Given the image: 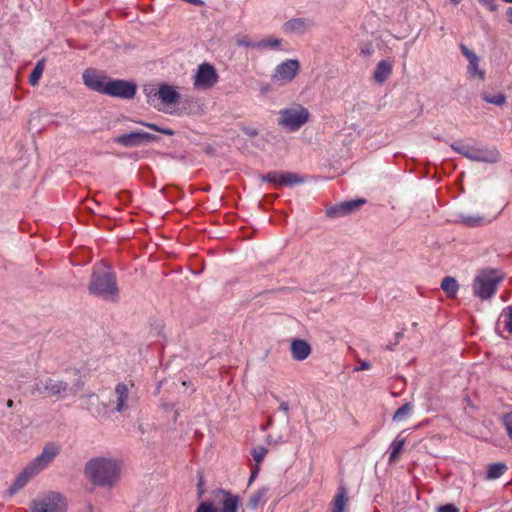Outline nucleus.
I'll use <instances>...</instances> for the list:
<instances>
[{"label":"nucleus","instance_id":"f257e3e1","mask_svg":"<svg viewBox=\"0 0 512 512\" xmlns=\"http://www.w3.org/2000/svg\"><path fill=\"white\" fill-rule=\"evenodd\" d=\"M121 464L114 458L95 457L90 459L84 469L88 480L103 488H112L119 480Z\"/></svg>","mask_w":512,"mask_h":512},{"label":"nucleus","instance_id":"f03ea898","mask_svg":"<svg viewBox=\"0 0 512 512\" xmlns=\"http://www.w3.org/2000/svg\"><path fill=\"white\" fill-rule=\"evenodd\" d=\"M61 446L55 442H48L44 445L41 453L30 461L23 471L17 476L14 483L9 488V494L12 495L22 489L30 479L44 470L60 453Z\"/></svg>","mask_w":512,"mask_h":512},{"label":"nucleus","instance_id":"7ed1b4c3","mask_svg":"<svg viewBox=\"0 0 512 512\" xmlns=\"http://www.w3.org/2000/svg\"><path fill=\"white\" fill-rule=\"evenodd\" d=\"M88 290L93 295H97L105 299H115L118 294L115 276L106 264L101 263L94 270Z\"/></svg>","mask_w":512,"mask_h":512},{"label":"nucleus","instance_id":"20e7f679","mask_svg":"<svg viewBox=\"0 0 512 512\" xmlns=\"http://www.w3.org/2000/svg\"><path fill=\"white\" fill-rule=\"evenodd\" d=\"M240 505L239 496L219 489L213 493L212 501L200 503L195 512H237Z\"/></svg>","mask_w":512,"mask_h":512},{"label":"nucleus","instance_id":"39448f33","mask_svg":"<svg viewBox=\"0 0 512 512\" xmlns=\"http://www.w3.org/2000/svg\"><path fill=\"white\" fill-rule=\"evenodd\" d=\"M452 149L471 161L495 163L500 154L495 147L471 146L467 144H452Z\"/></svg>","mask_w":512,"mask_h":512},{"label":"nucleus","instance_id":"423d86ee","mask_svg":"<svg viewBox=\"0 0 512 512\" xmlns=\"http://www.w3.org/2000/svg\"><path fill=\"white\" fill-rule=\"evenodd\" d=\"M310 118V113L306 107L294 103L280 111L279 125L289 131H296L305 125Z\"/></svg>","mask_w":512,"mask_h":512},{"label":"nucleus","instance_id":"0eeeda50","mask_svg":"<svg viewBox=\"0 0 512 512\" xmlns=\"http://www.w3.org/2000/svg\"><path fill=\"white\" fill-rule=\"evenodd\" d=\"M501 277L493 270L481 271L472 284L473 293L482 300L491 298L495 292Z\"/></svg>","mask_w":512,"mask_h":512},{"label":"nucleus","instance_id":"6e6552de","mask_svg":"<svg viewBox=\"0 0 512 512\" xmlns=\"http://www.w3.org/2000/svg\"><path fill=\"white\" fill-rule=\"evenodd\" d=\"M69 391L68 384L58 378L54 377H38L35 379L33 394L46 393L49 396H56L63 398Z\"/></svg>","mask_w":512,"mask_h":512},{"label":"nucleus","instance_id":"1a4fd4ad","mask_svg":"<svg viewBox=\"0 0 512 512\" xmlns=\"http://www.w3.org/2000/svg\"><path fill=\"white\" fill-rule=\"evenodd\" d=\"M299 71L300 62L297 59H287L276 66L271 78L274 83L284 85L292 82Z\"/></svg>","mask_w":512,"mask_h":512},{"label":"nucleus","instance_id":"9d476101","mask_svg":"<svg viewBox=\"0 0 512 512\" xmlns=\"http://www.w3.org/2000/svg\"><path fill=\"white\" fill-rule=\"evenodd\" d=\"M219 80V75L209 63H202L198 66L194 75V87L197 90H209L213 88Z\"/></svg>","mask_w":512,"mask_h":512},{"label":"nucleus","instance_id":"9b49d317","mask_svg":"<svg viewBox=\"0 0 512 512\" xmlns=\"http://www.w3.org/2000/svg\"><path fill=\"white\" fill-rule=\"evenodd\" d=\"M66 504L58 493H49L32 502L31 512H66Z\"/></svg>","mask_w":512,"mask_h":512},{"label":"nucleus","instance_id":"f8f14e48","mask_svg":"<svg viewBox=\"0 0 512 512\" xmlns=\"http://www.w3.org/2000/svg\"><path fill=\"white\" fill-rule=\"evenodd\" d=\"M134 384L118 383L114 389V398L110 400L109 405L114 406V410L118 413L125 412L133 403V396L131 390Z\"/></svg>","mask_w":512,"mask_h":512},{"label":"nucleus","instance_id":"ddd939ff","mask_svg":"<svg viewBox=\"0 0 512 512\" xmlns=\"http://www.w3.org/2000/svg\"><path fill=\"white\" fill-rule=\"evenodd\" d=\"M105 94L111 97L132 99L136 94V85L125 80L109 78Z\"/></svg>","mask_w":512,"mask_h":512},{"label":"nucleus","instance_id":"4468645a","mask_svg":"<svg viewBox=\"0 0 512 512\" xmlns=\"http://www.w3.org/2000/svg\"><path fill=\"white\" fill-rule=\"evenodd\" d=\"M158 138L147 132H131L128 134H123L114 138V142L123 146V147H137L143 143L156 141Z\"/></svg>","mask_w":512,"mask_h":512},{"label":"nucleus","instance_id":"2eb2a0df","mask_svg":"<svg viewBox=\"0 0 512 512\" xmlns=\"http://www.w3.org/2000/svg\"><path fill=\"white\" fill-rule=\"evenodd\" d=\"M365 200L357 199L352 201L342 202L338 205L332 206L326 210V214L331 218H338L349 215L356 210H358L363 204Z\"/></svg>","mask_w":512,"mask_h":512},{"label":"nucleus","instance_id":"dca6fc26","mask_svg":"<svg viewBox=\"0 0 512 512\" xmlns=\"http://www.w3.org/2000/svg\"><path fill=\"white\" fill-rule=\"evenodd\" d=\"M460 49L468 60L467 70L469 75L473 78L479 79L480 81H484L485 71L479 66V57L464 44L460 45Z\"/></svg>","mask_w":512,"mask_h":512},{"label":"nucleus","instance_id":"f3484780","mask_svg":"<svg viewBox=\"0 0 512 512\" xmlns=\"http://www.w3.org/2000/svg\"><path fill=\"white\" fill-rule=\"evenodd\" d=\"M84 84L92 90L105 94L109 77L98 74L94 70H86L83 73Z\"/></svg>","mask_w":512,"mask_h":512},{"label":"nucleus","instance_id":"a211bd4d","mask_svg":"<svg viewBox=\"0 0 512 512\" xmlns=\"http://www.w3.org/2000/svg\"><path fill=\"white\" fill-rule=\"evenodd\" d=\"M290 350L292 358L296 361H303L311 354L310 344L302 339H294L291 341Z\"/></svg>","mask_w":512,"mask_h":512},{"label":"nucleus","instance_id":"6ab92c4d","mask_svg":"<svg viewBox=\"0 0 512 512\" xmlns=\"http://www.w3.org/2000/svg\"><path fill=\"white\" fill-rule=\"evenodd\" d=\"M392 70V59L381 60L374 70L373 78L377 83H383L390 77V75L392 74Z\"/></svg>","mask_w":512,"mask_h":512},{"label":"nucleus","instance_id":"aec40b11","mask_svg":"<svg viewBox=\"0 0 512 512\" xmlns=\"http://www.w3.org/2000/svg\"><path fill=\"white\" fill-rule=\"evenodd\" d=\"M312 26V23L303 18H294L284 24L285 31L289 33L304 34Z\"/></svg>","mask_w":512,"mask_h":512},{"label":"nucleus","instance_id":"412c9836","mask_svg":"<svg viewBox=\"0 0 512 512\" xmlns=\"http://www.w3.org/2000/svg\"><path fill=\"white\" fill-rule=\"evenodd\" d=\"M158 96L167 105L174 104L179 99V93L170 85H161L158 90Z\"/></svg>","mask_w":512,"mask_h":512},{"label":"nucleus","instance_id":"4be33fe9","mask_svg":"<svg viewBox=\"0 0 512 512\" xmlns=\"http://www.w3.org/2000/svg\"><path fill=\"white\" fill-rule=\"evenodd\" d=\"M459 217L460 223L468 227H479L492 221V219H488L483 215L461 214Z\"/></svg>","mask_w":512,"mask_h":512},{"label":"nucleus","instance_id":"5701e85b","mask_svg":"<svg viewBox=\"0 0 512 512\" xmlns=\"http://www.w3.org/2000/svg\"><path fill=\"white\" fill-rule=\"evenodd\" d=\"M348 500L349 498L347 496L346 488L344 486H340L338 493L333 500L332 512H344L348 504Z\"/></svg>","mask_w":512,"mask_h":512},{"label":"nucleus","instance_id":"b1692460","mask_svg":"<svg viewBox=\"0 0 512 512\" xmlns=\"http://www.w3.org/2000/svg\"><path fill=\"white\" fill-rule=\"evenodd\" d=\"M441 289L448 297L454 298L458 292L459 285L455 278L447 276L442 280Z\"/></svg>","mask_w":512,"mask_h":512},{"label":"nucleus","instance_id":"393cba45","mask_svg":"<svg viewBox=\"0 0 512 512\" xmlns=\"http://www.w3.org/2000/svg\"><path fill=\"white\" fill-rule=\"evenodd\" d=\"M481 98L488 104L502 107L506 104V96L502 92L490 94L487 91L481 93Z\"/></svg>","mask_w":512,"mask_h":512},{"label":"nucleus","instance_id":"a878e982","mask_svg":"<svg viewBox=\"0 0 512 512\" xmlns=\"http://www.w3.org/2000/svg\"><path fill=\"white\" fill-rule=\"evenodd\" d=\"M405 445V438H402L400 435H398L395 440L391 443L390 449V462H396L398 460V457L400 453L403 450V447Z\"/></svg>","mask_w":512,"mask_h":512},{"label":"nucleus","instance_id":"bb28decb","mask_svg":"<svg viewBox=\"0 0 512 512\" xmlns=\"http://www.w3.org/2000/svg\"><path fill=\"white\" fill-rule=\"evenodd\" d=\"M507 469L504 463H494L488 466L486 478L489 480H494L503 475L505 470Z\"/></svg>","mask_w":512,"mask_h":512},{"label":"nucleus","instance_id":"cd10ccee","mask_svg":"<svg viewBox=\"0 0 512 512\" xmlns=\"http://www.w3.org/2000/svg\"><path fill=\"white\" fill-rule=\"evenodd\" d=\"M267 492L268 489L265 487L257 490L253 495H251L248 506L252 509H255L260 504H263L265 502Z\"/></svg>","mask_w":512,"mask_h":512},{"label":"nucleus","instance_id":"c85d7f7f","mask_svg":"<svg viewBox=\"0 0 512 512\" xmlns=\"http://www.w3.org/2000/svg\"><path fill=\"white\" fill-rule=\"evenodd\" d=\"M44 68H45V60L42 59V60L38 61V63L36 64L32 73L29 76V83L31 86L38 85V82L43 74Z\"/></svg>","mask_w":512,"mask_h":512},{"label":"nucleus","instance_id":"c756f323","mask_svg":"<svg viewBox=\"0 0 512 512\" xmlns=\"http://www.w3.org/2000/svg\"><path fill=\"white\" fill-rule=\"evenodd\" d=\"M412 409L413 405L411 403L404 404L395 412L393 416V421L400 422L405 420L410 415Z\"/></svg>","mask_w":512,"mask_h":512},{"label":"nucleus","instance_id":"7c9ffc66","mask_svg":"<svg viewBox=\"0 0 512 512\" xmlns=\"http://www.w3.org/2000/svg\"><path fill=\"white\" fill-rule=\"evenodd\" d=\"M303 182V179L295 173L291 172H283V184L285 186H292L295 184H300Z\"/></svg>","mask_w":512,"mask_h":512},{"label":"nucleus","instance_id":"2f4dec72","mask_svg":"<svg viewBox=\"0 0 512 512\" xmlns=\"http://www.w3.org/2000/svg\"><path fill=\"white\" fill-rule=\"evenodd\" d=\"M137 123L142 125V126H145V127L149 128L151 130L160 132V133L168 135V136L174 135V131L173 130H171L169 128H161V127H159L158 125H156L154 123H148V122H144V121H137Z\"/></svg>","mask_w":512,"mask_h":512},{"label":"nucleus","instance_id":"473e14b6","mask_svg":"<svg viewBox=\"0 0 512 512\" xmlns=\"http://www.w3.org/2000/svg\"><path fill=\"white\" fill-rule=\"evenodd\" d=\"M263 181L270 182L276 185H282L283 172H270L263 177Z\"/></svg>","mask_w":512,"mask_h":512},{"label":"nucleus","instance_id":"72a5a7b5","mask_svg":"<svg viewBox=\"0 0 512 512\" xmlns=\"http://www.w3.org/2000/svg\"><path fill=\"white\" fill-rule=\"evenodd\" d=\"M280 43H281V40L278 39V38H269V39L257 42V48L258 49L259 48H266V47L275 48V47L279 46Z\"/></svg>","mask_w":512,"mask_h":512},{"label":"nucleus","instance_id":"f704fd0d","mask_svg":"<svg viewBox=\"0 0 512 512\" xmlns=\"http://www.w3.org/2000/svg\"><path fill=\"white\" fill-rule=\"evenodd\" d=\"M501 316L504 319L505 328L512 333V307L506 308Z\"/></svg>","mask_w":512,"mask_h":512},{"label":"nucleus","instance_id":"c9c22d12","mask_svg":"<svg viewBox=\"0 0 512 512\" xmlns=\"http://www.w3.org/2000/svg\"><path fill=\"white\" fill-rule=\"evenodd\" d=\"M266 454H267V449L263 446L256 447L252 450L253 459L257 463L262 462L263 459L265 458Z\"/></svg>","mask_w":512,"mask_h":512},{"label":"nucleus","instance_id":"e433bc0d","mask_svg":"<svg viewBox=\"0 0 512 512\" xmlns=\"http://www.w3.org/2000/svg\"><path fill=\"white\" fill-rule=\"evenodd\" d=\"M236 44L238 46L257 48V42L251 41L247 36L238 37L236 39Z\"/></svg>","mask_w":512,"mask_h":512},{"label":"nucleus","instance_id":"4c0bfd02","mask_svg":"<svg viewBox=\"0 0 512 512\" xmlns=\"http://www.w3.org/2000/svg\"><path fill=\"white\" fill-rule=\"evenodd\" d=\"M360 52L365 57H370L374 53V47L372 43L367 42L361 45Z\"/></svg>","mask_w":512,"mask_h":512},{"label":"nucleus","instance_id":"58836bf2","mask_svg":"<svg viewBox=\"0 0 512 512\" xmlns=\"http://www.w3.org/2000/svg\"><path fill=\"white\" fill-rule=\"evenodd\" d=\"M504 425L506 427L509 437L512 439V415L505 416Z\"/></svg>","mask_w":512,"mask_h":512},{"label":"nucleus","instance_id":"ea45409f","mask_svg":"<svg viewBox=\"0 0 512 512\" xmlns=\"http://www.w3.org/2000/svg\"><path fill=\"white\" fill-rule=\"evenodd\" d=\"M438 512H459V509L453 504H446L438 509Z\"/></svg>","mask_w":512,"mask_h":512},{"label":"nucleus","instance_id":"a19ab883","mask_svg":"<svg viewBox=\"0 0 512 512\" xmlns=\"http://www.w3.org/2000/svg\"><path fill=\"white\" fill-rule=\"evenodd\" d=\"M482 4L488 7L491 11H496L498 9V6L495 2V0H479Z\"/></svg>","mask_w":512,"mask_h":512},{"label":"nucleus","instance_id":"79ce46f5","mask_svg":"<svg viewBox=\"0 0 512 512\" xmlns=\"http://www.w3.org/2000/svg\"><path fill=\"white\" fill-rule=\"evenodd\" d=\"M370 368V364L368 362H362L357 370H367Z\"/></svg>","mask_w":512,"mask_h":512},{"label":"nucleus","instance_id":"37998d69","mask_svg":"<svg viewBox=\"0 0 512 512\" xmlns=\"http://www.w3.org/2000/svg\"><path fill=\"white\" fill-rule=\"evenodd\" d=\"M280 409L284 412H287L289 410V404L287 402H282L280 404Z\"/></svg>","mask_w":512,"mask_h":512},{"label":"nucleus","instance_id":"c03bdc74","mask_svg":"<svg viewBox=\"0 0 512 512\" xmlns=\"http://www.w3.org/2000/svg\"><path fill=\"white\" fill-rule=\"evenodd\" d=\"M506 15H507L508 22L512 23V7L508 8Z\"/></svg>","mask_w":512,"mask_h":512},{"label":"nucleus","instance_id":"a18cd8bd","mask_svg":"<svg viewBox=\"0 0 512 512\" xmlns=\"http://www.w3.org/2000/svg\"><path fill=\"white\" fill-rule=\"evenodd\" d=\"M269 89H270V88H269V85L262 86V87H261V92H262V93L267 92V91H269Z\"/></svg>","mask_w":512,"mask_h":512},{"label":"nucleus","instance_id":"49530a36","mask_svg":"<svg viewBox=\"0 0 512 512\" xmlns=\"http://www.w3.org/2000/svg\"><path fill=\"white\" fill-rule=\"evenodd\" d=\"M7 406L8 407H12L13 406V401L12 400H8L7 401Z\"/></svg>","mask_w":512,"mask_h":512},{"label":"nucleus","instance_id":"de8ad7c7","mask_svg":"<svg viewBox=\"0 0 512 512\" xmlns=\"http://www.w3.org/2000/svg\"><path fill=\"white\" fill-rule=\"evenodd\" d=\"M454 5H457L460 3L461 0H450Z\"/></svg>","mask_w":512,"mask_h":512},{"label":"nucleus","instance_id":"09e8293b","mask_svg":"<svg viewBox=\"0 0 512 512\" xmlns=\"http://www.w3.org/2000/svg\"><path fill=\"white\" fill-rule=\"evenodd\" d=\"M255 475H256V471H254L250 477V482L253 480V478H255Z\"/></svg>","mask_w":512,"mask_h":512},{"label":"nucleus","instance_id":"8fccbe9b","mask_svg":"<svg viewBox=\"0 0 512 512\" xmlns=\"http://www.w3.org/2000/svg\"><path fill=\"white\" fill-rule=\"evenodd\" d=\"M505 3H512V0H502Z\"/></svg>","mask_w":512,"mask_h":512}]
</instances>
